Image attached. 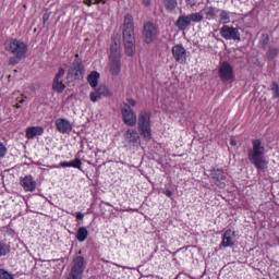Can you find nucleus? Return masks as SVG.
I'll use <instances>...</instances> for the list:
<instances>
[{"mask_svg":"<svg viewBox=\"0 0 279 279\" xmlns=\"http://www.w3.org/2000/svg\"><path fill=\"white\" fill-rule=\"evenodd\" d=\"M248 160L257 171H265L269 161L265 158V146L260 140L253 141V147L248 149Z\"/></svg>","mask_w":279,"mask_h":279,"instance_id":"obj_1","label":"nucleus"},{"mask_svg":"<svg viewBox=\"0 0 279 279\" xmlns=\"http://www.w3.org/2000/svg\"><path fill=\"white\" fill-rule=\"evenodd\" d=\"M109 60L111 75H119L121 73V36L119 35L112 37Z\"/></svg>","mask_w":279,"mask_h":279,"instance_id":"obj_2","label":"nucleus"},{"mask_svg":"<svg viewBox=\"0 0 279 279\" xmlns=\"http://www.w3.org/2000/svg\"><path fill=\"white\" fill-rule=\"evenodd\" d=\"M138 132L146 141H151V112L142 110L138 114Z\"/></svg>","mask_w":279,"mask_h":279,"instance_id":"obj_3","label":"nucleus"},{"mask_svg":"<svg viewBox=\"0 0 279 279\" xmlns=\"http://www.w3.org/2000/svg\"><path fill=\"white\" fill-rule=\"evenodd\" d=\"M5 50L19 58H25L27 56V44L21 39H12L5 43Z\"/></svg>","mask_w":279,"mask_h":279,"instance_id":"obj_4","label":"nucleus"},{"mask_svg":"<svg viewBox=\"0 0 279 279\" xmlns=\"http://www.w3.org/2000/svg\"><path fill=\"white\" fill-rule=\"evenodd\" d=\"M85 73L86 69L84 64H82L80 59H76L68 70V77H70V80H84Z\"/></svg>","mask_w":279,"mask_h":279,"instance_id":"obj_5","label":"nucleus"},{"mask_svg":"<svg viewBox=\"0 0 279 279\" xmlns=\"http://www.w3.org/2000/svg\"><path fill=\"white\" fill-rule=\"evenodd\" d=\"M158 36V28H156V25L154 23L148 22L144 24L143 31H142V38L146 45H151L156 40Z\"/></svg>","mask_w":279,"mask_h":279,"instance_id":"obj_6","label":"nucleus"},{"mask_svg":"<svg viewBox=\"0 0 279 279\" xmlns=\"http://www.w3.org/2000/svg\"><path fill=\"white\" fill-rule=\"evenodd\" d=\"M220 36L225 38V40H238L241 41V32H239V27H233L230 25H223L220 28Z\"/></svg>","mask_w":279,"mask_h":279,"instance_id":"obj_7","label":"nucleus"},{"mask_svg":"<svg viewBox=\"0 0 279 279\" xmlns=\"http://www.w3.org/2000/svg\"><path fill=\"white\" fill-rule=\"evenodd\" d=\"M210 175L213 184L218 186V189H226V181L228 180V174L226 173V171H223V169H214Z\"/></svg>","mask_w":279,"mask_h":279,"instance_id":"obj_8","label":"nucleus"},{"mask_svg":"<svg viewBox=\"0 0 279 279\" xmlns=\"http://www.w3.org/2000/svg\"><path fill=\"white\" fill-rule=\"evenodd\" d=\"M219 77L222 82H233L234 81V70L232 65L228 62H223L219 68Z\"/></svg>","mask_w":279,"mask_h":279,"instance_id":"obj_9","label":"nucleus"},{"mask_svg":"<svg viewBox=\"0 0 279 279\" xmlns=\"http://www.w3.org/2000/svg\"><path fill=\"white\" fill-rule=\"evenodd\" d=\"M121 112H122V117L125 125H129L130 128H134L137 121L136 113H134V110H132L130 106L123 105L121 108Z\"/></svg>","mask_w":279,"mask_h":279,"instance_id":"obj_10","label":"nucleus"},{"mask_svg":"<svg viewBox=\"0 0 279 279\" xmlns=\"http://www.w3.org/2000/svg\"><path fill=\"white\" fill-rule=\"evenodd\" d=\"M20 185L25 191V193H34V191H36L37 183L36 180H34V177L28 174L20 179Z\"/></svg>","mask_w":279,"mask_h":279,"instance_id":"obj_11","label":"nucleus"},{"mask_svg":"<svg viewBox=\"0 0 279 279\" xmlns=\"http://www.w3.org/2000/svg\"><path fill=\"white\" fill-rule=\"evenodd\" d=\"M172 57L179 64H186V48L182 45H175L172 47Z\"/></svg>","mask_w":279,"mask_h":279,"instance_id":"obj_12","label":"nucleus"},{"mask_svg":"<svg viewBox=\"0 0 279 279\" xmlns=\"http://www.w3.org/2000/svg\"><path fill=\"white\" fill-rule=\"evenodd\" d=\"M124 143H129V145L138 147V145H141V135H138V131L135 129L126 130L124 133Z\"/></svg>","mask_w":279,"mask_h":279,"instance_id":"obj_13","label":"nucleus"},{"mask_svg":"<svg viewBox=\"0 0 279 279\" xmlns=\"http://www.w3.org/2000/svg\"><path fill=\"white\" fill-rule=\"evenodd\" d=\"M54 124L60 134H71L73 132V124L64 118H58Z\"/></svg>","mask_w":279,"mask_h":279,"instance_id":"obj_14","label":"nucleus"},{"mask_svg":"<svg viewBox=\"0 0 279 279\" xmlns=\"http://www.w3.org/2000/svg\"><path fill=\"white\" fill-rule=\"evenodd\" d=\"M52 88L56 93H63V90L66 88V85H64V69H59V72L54 77Z\"/></svg>","mask_w":279,"mask_h":279,"instance_id":"obj_15","label":"nucleus"},{"mask_svg":"<svg viewBox=\"0 0 279 279\" xmlns=\"http://www.w3.org/2000/svg\"><path fill=\"white\" fill-rule=\"evenodd\" d=\"M234 243H236V232L229 229L222 235L221 245L222 247H232Z\"/></svg>","mask_w":279,"mask_h":279,"instance_id":"obj_16","label":"nucleus"},{"mask_svg":"<svg viewBox=\"0 0 279 279\" xmlns=\"http://www.w3.org/2000/svg\"><path fill=\"white\" fill-rule=\"evenodd\" d=\"M175 27H178L180 32H186V28L191 27V20L189 15H180L175 22Z\"/></svg>","mask_w":279,"mask_h":279,"instance_id":"obj_17","label":"nucleus"},{"mask_svg":"<svg viewBox=\"0 0 279 279\" xmlns=\"http://www.w3.org/2000/svg\"><path fill=\"white\" fill-rule=\"evenodd\" d=\"M45 129L43 126H31L26 129V137L32 140L36 136H43Z\"/></svg>","mask_w":279,"mask_h":279,"instance_id":"obj_18","label":"nucleus"},{"mask_svg":"<svg viewBox=\"0 0 279 279\" xmlns=\"http://www.w3.org/2000/svg\"><path fill=\"white\" fill-rule=\"evenodd\" d=\"M99 72L93 71L90 74L87 76V82L92 88H97V85L99 84Z\"/></svg>","mask_w":279,"mask_h":279,"instance_id":"obj_19","label":"nucleus"},{"mask_svg":"<svg viewBox=\"0 0 279 279\" xmlns=\"http://www.w3.org/2000/svg\"><path fill=\"white\" fill-rule=\"evenodd\" d=\"M124 32H134V17L132 14H126L124 17Z\"/></svg>","mask_w":279,"mask_h":279,"instance_id":"obj_20","label":"nucleus"},{"mask_svg":"<svg viewBox=\"0 0 279 279\" xmlns=\"http://www.w3.org/2000/svg\"><path fill=\"white\" fill-rule=\"evenodd\" d=\"M76 239L80 243H84V241L88 239V229H86V227H81L77 230Z\"/></svg>","mask_w":279,"mask_h":279,"instance_id":"obj_21","label":"nucleus"},{"mask_svg":"<svg viewBox=\"0 0 279 279\" xmlns=\"http://www.w3.org/2000/svg\"><path fill=\"white\" fill-rule=\"evenodd\" d=\"M123 43L124 45L128 43H136L134 31H123Z\"/></svg>","mask_w":279,"mask_h":279,"instance_id":"obj_22","label":"nucleus"},{"mask_svg":"<svg viewBox=\"0 0 279 279\" xmlns=\"http://www.w3.org/2000/svg\"><path fill=\"white\" fill-rule=\"evenodd\" d=\"M124 51L126 56H129L130 58H133V56L136 53V43L124 44Z\"/></svg>","mask_w":279,"mask_h":279,"instance_id":"obj_23","label":"nucleus"},{"mask_svg":"<svg viewBox=\"0 0 279 279\" xmlns=\"http://www.w3.org/2000/svg\"><path fill=\"white\" fill-rule=\"evenodd\" d=\"M190 23H202L204 21V13L196 12L187 15Z\"/></svg>","mask_w":279,"mask_h":279,"instance_id":"obj_24","label":"nucleus"},{"mask_svg":"<svg viewBox=\"0 0 279 279\" xmlns=\"http://www.w3.org/2000/svg\"><path fill=\"white\" fill-rule=\"evenodd\" d=\"M96 90L101 97H112V92L106 85H100Z\"/></svg>","mask_w":279,"mask_h":279,"instance_id":"obj_25","label":"nucleus"},{"mask_svg":"<svg viewBox=\"0 0 279 279\" xmlns=\"http://www.w3.org/2000/svg\"><path fill=\"white\" fill-rule=\"evenodd\" d=\"M220 23L222 25H228V23H230V12L222 10L220 12Z\"/></svg>","mask_w":279,"mask_h":279,"instance_id":"obj_26","label":"nucleus"},{"mask_svg":"<svg viewBox=\"0 0 279 279\" xmlns=\"http://www.w3.org/2000/svg\"><path fill=\"white\" fill-rule=\"evenodd\" d=\"M10 254V245L0 241V256H8Z\"/></svg>","mask_w":279,"mask_h":279,"instance_id":"obj_27","label":"nucleus"},{"mask_svg":"<svg viewBox=\"0 0 279 279\" xmlns=\"http://www.w3.org/2000/svg\"><path fill=\"white\" fill-rule=\"evenodd\" d=\"M166 10L173 11L178 8V0H166L165 1Z\"/></svg>","mask_w":279,"mask_h":279,"instance_id":"obj_28","label":"nucleus"},{"mask_svg":"<svg viewBox=\"0 0 279 279\" xmlns=\"http://www.w3.org/2000/svg\"><path fill=\"white\" fill-rule=\"evenodd\" d=\"M89 98L93 104H97V100L101 98V94L95 89L89 94Z\"/></svg>","mask_w":279,"mask_h":279,"instance_id":"obj_29","label":"nucleus"},{"mask_svg":"<svg viewBox=\"0 0 279 279\" xmlns=\"http://www.w3.org/2000/svg\"><path fill=\"white\" fill-rule=\"evenodd\" d=\"M279 53V49L278 48H270L268 51H267V58L269 60H274Z\"/></svg>","mask_w":279,"mask_h":279,"instance_id":"obj_30","label":"nucleus"},{"mask_svg":"<svg viewBox=\"0 0 279 279\" xmlns=\"http://www.w3.org/2000/svg\"><path fill=\"white\" fill-rule=\"evenodd\" d=\"M23 58L25 57H19V54H14V57H11L9 59V64L14 66V64H19V62H21Z\"/></svg>","mask_w":279,"mask_h":279,"instance_id":"obj_31","label":"nucleus"},{"mask_svg":"<svg viewBox=\"0 0 279 279\" xmlns=\"http://www.w3.org/2000/svg\"><path fill=\"white\" fill-rule=\"evenodd\" d=\"M70 167H73V169H82V160L80 158L73 159L70 161Z\"/></svg>","mask_w":279,"mask_h":279,"instance_id":"obj_32","label":"nucleus"},{"mask_svg":"<svg viewBox=\"0 0 279 279\" xmlns=\"http://www.w3.org/2000/svg\"><path fill=\"white\" fill-rule=\"evenodd\" d=\"M0 279H14V276L9 274L8 270L0 268Z\"/></svg>","mask_w":279,"mask_h":279,"instance_id":"obj_33","label":"nucleus"},{"mask_svg":"<svg viewBox=\"0 0 279 279\" xmlns=\"http://www.w3.org/2000/svg\"><path fill=\"white\" fill-rule=\"evenodd\" d=\"M8 156V147L3 142H0V158H5Z\"/></svg>","mask_w":279,"mask_h":279,"instance_id":"obj_34","label":"nucleus"},{"mask_svg":"<svg viewBox=\"0 0 279 279\" xmlns=\"http://www.w3.org/2000/svg\"><path fill=\"white\" fill-rule=\"evenodd\" d=\"M271 90H272L275 99H278L279 98V86H278V83L274 82L271 84Z\"/></svg>","mask_w":279,"mask_h":279,"instance_id":"obj_35","label":"nucleus"},{"mask_svg":"<svg viewBox=\"0 0 279 279\" xmlns=\"http://www.w3.org/2000/svg\"><path fill=\"white\" fill-rule=\"evenodd\" d=\"M215 12H216V9L213 7L206 9L207 16H211V17L215 16Z\"/></svg>","mask_w":279,"mask_h":279,"instance_id":"obj_36","label":"nucleus"},{"mask_svg":"<svg viewBox=\"0 0 279 279\" xmlns=\"http://www.w3.org/2000/svg\"><path fill=\"white\" fill-rule=\"evenodd\" d=\"M126 106H129V108H134V107H136V100H134V99H129Z\"/></svg>","mask_w":279,"mask_h":279,"instance_id":"obj_37","label":"nucleus"},{"mask_svg":"<svg viewBox=\"0 0 279 279\" xmlns=\"http://www.w3.org/2000/svg\"><path fill=\"white\" fill-rule=\"evenodd\" d=\"M50 16H51V15H50L49 13H47V12L44 13V15H43L44 24L47 23V21H49Z\"/></svg>","mask_w":279,"mask_h":279,"instance_id":"obj_38","label":"nucleus"},{"mask_svg":"<svg viewBox=\"0 0 279 279\" xmlns=\"http://www.w3.org/2000/svg\"><path fill=\"white\" fill-rule=\"evenodd\" d=\"M60 167H71V161H62L60 162Z\"/></svg>","mask_w":279,"mask_h":279,"instance_id":"obj_39","label":"nucleus"},{"mask_svg":"<svg viewBox=\"0 0 279 279\" xmlns=\"http://www.w3.org/2000/svg\"><path fill=\"white\" fill-rule=\"evenodd\" d=\"M76 219H77V221H82V219H84V214L77 213L76 214Z\"/></svg>","mask_w":279,"mask_h":279,"instance_id":"obj_40","label":"nucleus"},{"mask_svg":"<svg viewBox=\"0 0 279 279\" xmlns=\"http://www.w3.org/2000/svg\"><path fill=\"white\" fill-rule=\"evenodd\" d=\"M25 99H27V97L23 98L22 100H20V104L15 105V108H21V104H25Z\"/></svg>","mask_w":279,"mask_h":279,"instance_id":"obj_41","label":"nucleus"},{"mask_svg":"<svg viewBox=\"0 0 279 279\" xmlns=\"http://www.w3.org/2000/svg\"><path fill=\"white\" fill-rule=\"evenodd\" d=\"M84 3L85 5H88V7H90L92 3L95 5V2H93V0H84Z\"/></svg>","mask_w":279,"mask_h":279,"instance_id":"obj_42","label":"nucleus"},{"mask_svg":"<svg viewBox=\"0 0 279 279\" xmlns=\"http://www.w3.org/2000/svg\"><path fill=\"white\" fill-rule=\"evenodd\" d=\"M165 195H167V197H171V195H173V193L171 192V190H167L165 192Z\"/></svg>","mask_w":279,"mask_h":279,"instance_id":"obj_43","label":"nucleus"},{"mask_svg":"<svg viewBox=\"0 0 279 279\" xmlns=\"http://www.w3.org/2000/svg\"><path fill=\"white\" fill-rule=\"evenodd\" d=\"M106 1H107V0H96V1L94 2V5H97V4H99V3H106Z\"/></svg>","mask_w":279,"mask_h":279,"instance_id":"obj_44","label":"nucleus"},{"mask_svg":"<svg viewBox=\"0 0 279 279\" xmlns=\"http://www.w3.org/2000/svg\"><path fill=\"white\" fill-rule=\"evenodd\" d=\"M144 5H151V0H143Z\"/></svg>","mask_w":279,"mask_h":279,"instance_id":"obj_45","label":"nucleus"},{"mask_svg":"<svg viewBox=\"0 0 279 279\" xmlns=\"http://www.w3.org/2000/svg\"><path fill=\"white\" fill-rule=\"evenodd\" d=\"M264 43H269V36L268 35H263Z\"/></svg>","mask_w":279,"mask_h":279,"instance_id":"obj_46","label":"nucleus"},{"mask_svg":"<svg viewBox=\"0 0 279 279\" xmlns=\"http://www.w3.org/2000/svg\"><path fill=\"white\" fill-rule=\"evenodd\" d=\"M230 145H232L233 147H236V140H231Z\"/></svg>","mask_w":279,"mask_h":279,"instance_id":"obj_47","label":"nucleus"},{"mask_svg":"<svg viewBox=\"0 0 279 279\" xmlns=\"http://www.w3.org/2000/svg\"><path fill=\"white\" fill-rule=\"evenodd\" d=\"M52 168H53V169H58V166H53Z\"/></svg>","mask_w":279,"mask_h":279,"instance_id":"obj_48","label":"nucleus"}]
</instances>
